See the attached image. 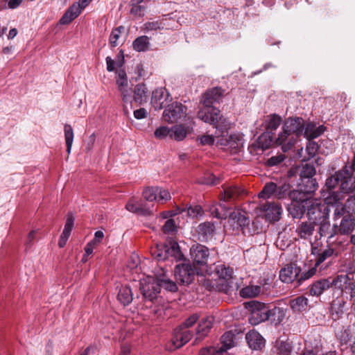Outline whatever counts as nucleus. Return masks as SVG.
<instances>
[{
    "label": "nucleus",
    "mask_w": 355,
    "mask_h": 355,
    "mask_svg": "<svg viewBox=\"0 0 355 355\" xmlns=\"http://www.w3.org/2000/svg\"><path fill=\"white\" fill-rule=\"evenodd\" d=\"M225 90L221 87H215L207 90L202 96L200 102L203 107L198 112V117L219 130L220 132L227 131L230 128L229 121L224 117L220 110L213 106L219 103L224 96Z\"/></svg>",
    "instance_id": "nucleus-1"
},
{
    "label": "nucleus",
    "mask_w": 355,
    "mask_h": 355,
    "mask_svg": "<svg viewBox=\"0 0 355 355\" xmlns=\"http://www.w3.org/2000/svg\"><path fill=\"white\" fill-rule=\"evenodd\" d=\"M304 128V121L302 117H288L283 123L282 131L275 139V144L281 146L284 153L288 152L302 135Z\"/></svg>",
    "instance_id": "nucleus-2"
},
{
    "label": "nucleus",
    "mask_w": 355,
    "mask_h": 355,
    "mask_svg": "<svg viewBox=\"0 0 355 355\" xmlns=\"http://www.w3.org/2000/svg\"><path fill=\"white\" fill-rule=\"evenodd\" d=\"M282 122L281 116L277 114H270L266 116L265 120V128L266 132L261 134L258 138V143L263 149L268 148L273 143L275 139V132L279 128Z\"/></svg>",
    "instance_id": "nucleus-3"
},
{
    "label": "nucleus",
    "mask_w": 355,
    "mask_h": 355,
    "mask_svg": "<svg viewBox=\"0 0 355 355\" xmlns=\"http://www.w3.org/2000/svg\"><path fill=\"white\" fill-rule=\"evenodd\" d=\"M293 190L289 183L284 182L277 184L273 182H267L261 191L258 194L259 198H270L273 196L277 200H284L287 197L291 198Z\"/></svg>",
    "instance_id": "nucleus-4"
},
{
    "label": "nucleus",
    "mask_w": 355,
    "mask_h": 355,
    "mask_svg": "<svg viewBox=\"0 0 355 355\" xmlns=\"http://www.w3.org/2000/svg\"><path fill=\"white\" fill-rule=\"evenodd\" d=\"M327 205L325 202L322 204L311 200L307 209L309 220H312L311 223L317 225L329 219V209Z\"/></svg>",
    "instance_id": "nucleus-5"
},
{
    "label": "nucleus",
    "mask_w": 355,
    "mask_h": 355,
    "mask_svg": "<svg viewBox=\"0 0 355 355\" xmlns=\"http://www.w3.org/2000/svg\"><path fill=\"white\" fill-rule=\"evenodd\" d=\"M344 196H342L338 191H331L325 198V203L328 205L335 206L333 220L334 221L343 218L347 214H351L347 209L346 206L343 205L342 200Z\"/></svg>",
    "instance_id": "nucleus-6"
},
{
    "label": "nucleus",
    "mask_w": 355,
    "mask_h": 355,
    "mask_svg": "<svg viewBox=\"0 0 355 355\" xmlns=\"http://www.w3.org/2000/svg\"><path fill=\"white\" fill-rule=\"evenodd\" d=\"M248 304L251 309L248 320L252 325H257L268 320V305L258 301H252Z\"/></svg>",
    "instance_id": "nucleus-7"
},
{
    "label": "nucleus",
    "mask_w": 355,
    "mask_h": 355,
    "mask_svg": "<svg viewBox=\"0 0 355 355\" xmlns=\"http://www.w3.org/2000/svg\"><path fill=\"white\" fill-rule=\"evenodd\" d=\"M300 193L293 192L291 193V202L288 207V211L293 218H301L306 211V209L309 208L311 200L307 198H303L299 196Z\"/></svg>",
    "instance_id": "nucleus-8"
},
{
    "label": "nucleus",
    "mask_w": 355,
    "mask_h": 355,
    "mask_svg": "<svg viewBox=\"0 0 355 355\" xmlns=\"http://www.w3.org/2000/svg\"><path fill=\"white\" fill-rule=\"evenodd\" d=\"M139 289L144 300L150 302L156 300L160 293L158 282L152 277L140 280Z\"/></svg>",
    "instance_id": "nucleus-9"
},
{
    "label": "nucleus",
    "mask_w": 355,
    "mask_h": 355,
    "mask_svg": "<svg viewBox=\"0 0 355 355\" xmlns=\"http://www.w3.org/2000/svg\"><path fill=\"white\" fill-rule=\"evenodd\" d=\"M187 114V107L179 102H173L168 105L163 113V119L166 122L173 123L183 119Z\"/></svg>",
    "instance_id": "nucleus-10"
},
{
    "label": "nucleus",
    "mask_w": 355,
    "mask_h": 355,
    "mask_svg": "<svg viewBox=\"0 0 355 355\" xmlns=\"http://www.w3.org/2000/svg\"><path fill=\"white\" fill-rule=\"evenodd\" d=\"M174 273L178 282L189 285L194 279L196 269L190 263H183L175 266Z\"/></svg>",
    "instance_id": "nucleus-11"
},
{
    "label": "nucleus",
    "mask_w": 355,
    "mask_h": 355,
    "mask_svg": "<svg viewBox=\"0 0 355 355\" xmlns=\"http://www.w3.org/2000/svg\"><path fill=\"white\" fill-rule=\"evenodd\" d=\"M318 187L316 179L299 180L297 185V189H293V192L299 193V196L303 198H307L308 200H313L312 197Z\"/></svg>",
    "instance_id": "nucleus-12"
},
{
    "label": "nucleus",
    "mask_w": 355,
    "mask_h": 355,
    "mask_svg": "<svg viewBox=\"0 0 355 355\" xmlns=\"http://www.w3.org/2000/svg\"><path fill=\"white\" fill-rule=\"evenodd\" d=\"M342 178L340 180V185L338 191L342 196L348 194L355 191V175L352 172L351 169L345 165L342 169Z\"/></svg>",
    "instance_id": "nucleus-13"
},
{
    "label": "nucleus",
    "mask_w": 355,
    "mask_h": 355,
    "mask_svg": "<svg viewBox=\"0 0 355 355\" xmlns=\"http://www.w3.org/2000/svg\"><path fill=\"white\" fill-rule=\"evenodd\" d=\"M151 255L153 259L157 261H164L168 259L169 255L176 256L180 253L179 246L174 243L170 248L166 245H156V247L151 249Z\"/></svg>",
    "instance_id": "nucleus-14"
},
{
    "label": "nucleus",
    "mask_w": 355,
    "mask_h": 355,
    "mask_svg": "<svg viewBox=\"0 0 355 355\" xmlns=\"http://www.w3.org/2000/svg\"><path fill=\"white\" fill-rule=\"evenodd\" d=\"M190 255L194 263L199 266H205L207 264L209 250L203 245L196 243L191 247Z\"/></svg>",
    "instance_id": "nucleus-15"
},
{
    "label": "nucleus",
    "mask_w": 355,
    "mask_h": 355,
    "mask_svg": "<svg viewBox=\"0 0 355 355\" xmlns=\"http://www.w3.org/2000/svg\"><path fill=\"white\" fill-rule=\"evenodd\" d=\"M193 337V333L191 330L182 327H178L173 333L171 338V343L173 349H178L187 344Z\"/></svg>",
    "instance_id": "nucleus-16"
},
{
    "label": "nucleus",
    "mask_w": 355,
    "mask_h": 355,
    "mask_svg": "<svg viewBox=\"0 0 355 355\" xmlns=\"http://www.w3.org/2000/svg\"><path fill=\"white\" fill-rule=\"evenodd\" d=\"M260 209L265 214V216L270 222L279 220L282 214V207L276 202H266L260 205Z\"/></svg>",
    "instance_id": "nucleus-17"
},
{
    "label": "nucleus",
    "mask_w": 355,
    "mask_h": 355,
    "mask_svg": "<svg viewBox=\"0 0 355 355\" xmlns=\"http://www.w3.org/2000/svg\"><path fill=\"white\" fill-rule=\"evenodd\" d=\"M216 232V227L214 223L205 221L200 223L196 229L198 239L201 242L210 241Z\"/></svg>",
    "instance_id": "nucleus-18"
},
{
    "label": "nucleus",
    "mask_w": 355,
    "mask_h": 355,
    "mask_svg": "<svg viewBox=\"0 0 355 355\" xmlns=\"http://www.w3.org/2000/svg\"><path fill=\"white\" fill-rule=\"evenodd\" d=\"M171 101L170 94L164 88H158L153 92L151 104L155 110H161L164 107V103Z\"/></svg>",
    "instance_id": "nucleus-19"
},
{
    "label": "nucleus",
    "mask_w": 355,
    "mask_h": 355,
    "mask_svg": "<svg viewBox=\"0 0 355 355\" xmlns=\"http://www.w3.org/2000/svg\"><path fill=\"white\" fill-rule=\"evenodd\" d=\"M301 272V269L296 264L291 263L281 269L279 272V279L284 283H291L294 280L297 281V276Z\"/></svg>",
    "instance_id": "nucleus-20"
},
{
    "label": "nucleus",
    "mask_w": 355,
    "mask_h": 355,
    "mask_svg": "<svg viewBox=\"0 0 355 355\" xmlns=\"http://www.w3.org/2000/svg\"><path fill=\"white\" fill-rule=\"evenodd\" d=\"M214 318L213 316H207L202 318L198 323L196 331V340H201L204 339L209 333L213 327Z\"/></svg>",
    "instance_id": "nucleus-21"
},
{
    "label": "nucleus",
    "mask_w": 355,
    "mask_h": 355,
    "mask_svg": "<svg viewBox=\"0 0 355 355\" xmlns=\"http://www.w3.org/2000/svg\"><path fill=\"white\" fill-rule=\"evenodd\" d=\"M247 343L253 350H261L265 346V339L257 331H250L245 336Z\"/></svg>",
    "instance_id": "nucleus-22"
},
{
    "label": "nucleus",
    "mask_w": 355,
    "mask_h": 355,
    "mask_svg": "<svg viewBox=\"0 0 355 355\" xmlns=\"http://www.w3.org/2000/svg\"><path fill=\"white\" fill-rule=\"evenodd\" d=\"M268 311V320L267 321L275 326L279 324L284 320L286 314V309L276 306L272 308L269 306Z\"/></svg>",
    "instance_id": "nucleus-23"
},
{
    "label": "nucleus",
    "mask_w": 355,
    "mask_h": 355,
    "mask_svg": "<svg viewBox=\"0 0 355 355\" xmlns=\"http://www.w3.org/2000/svg\"><path fill=\"white\" fill-rule=\"evenodd\" d=\"M73 225L74 217L71 213H68L67 215V219L64 224L63 232L61 234L58 241V245L60 248H62L66 245L71 235V232L72 231Z\"/></svg>",
    "instance_id": "nucleus-24"
},
{
    "label": "nucleus",
    "mask_w": 355,
    "mask_h": 355,
    "mask_svg": "<svg viewBox=\"0 0 355 355\" xmlns=\"http://www.w3.org/2000/svg\"><path fill=\"white\" fill-rule=\"evenodd\" d=\"M315 226L316 225L311 221L302 222L297 225L295 232L300 238L309 240L313 234Z\"/></svg>",
    "instance_id": "nucleus-25"
},
{
    "label": "nucleus",
    "mask_w": 355,
    "mask_h": 355,
    "mask_svg": "<svg viewBox=\"0 0 355 355\" xmlns=\"http://www.w3.org/2000/svg\"><path fill=\"white\" fill-rule=\"evenodd\" d=\"M125 209L135 214L148 216L150 215L152 211L149 207H146V205L141 201H136L133 199H130L125 205Z\"/></svg>",
    "instance_id": "nucleus-26"
},
{
    "label": "nucleus",
    "mask_w": 355,
    "mask_h": 355,
    "mask_svg": "<svg viewBox=\"0 0 355 355\" xmlns=\"http://www.w3.org/2000/svg\"><path fill=\"white\" fill-rule=\"evenodd\" d=\"M345 304V301L342 298H336L331 302L329 313L334 320H338L343 317Z\"/></svg>",
    "instance_id": "nucleus-27"
},
{
    "label": "nucleus",
    "mask_w": 355,
    "mask_h": 355,
    "mask_svg": "<svg viewBox=\"0 0 355 355\" xmlns=\"http://www.w3.org/2000/svg\"><path fill=\"white\" fill-rule=\"evenodd\" d=\"M330 287L331 284L329 279H320L310 286L309 293L311 296H320Z\"/></svg>",
    "instance_id": "nucleus-28"
},
{
    "label": "nucleus",
    "mask_w": 355,
    "mask_h": 355,
    "mask_svg": "<svg viewBox=\"0 0 355 355\" xmlns=\"http://www.w3.org/2000/svg\"><path fill=\"white\" fill-rule=\"evenodd\" d=\"M326 128L324 125H316L312 122H309L304 124V128L302 135L309 140L315 139L320 136L325 130Z\"/></svg>",
    "instance_id": "nucleus-29"
},
{
    "label": "nucleus",
    "mask_w": 355,
    "mask_h": 355,
    "mask_svg": "<svg viewBox=\"0 0 355 355\" xmlns=\"http://www.w3.org/2000/svg\"><path fill=\"white\" fill-rule=\"evenodd\" d=\"M82 12L80 6L73 3L60 19V24L67 25L75 19Z\"/></svg>",
    "instance_id": "nucleus-30"
},
{
    "label": "nucleus",
    "mask_w": 355,
    "mask_h": 355,
    "mask_svg": "<svg viewBox=\"0 0 355 355\" xmlns=\"http://www.w3.org/2000/svg\"><path fill=\"white\" fill-rule=\"evenodd\" d=\"M355 227V217L352 214H347L340 220L338 228L341 234L347 235L351 233Z\"/></svg>",
    "instance_id": "nucleus-31"
},
{
    "label": "nucleus",
    "mask_w": 355,
    "mask_h": 355,
    "mask_svg": "<svg viewBox=\"0 0 355 355\" xmlns=\"http://www.w3.org/2000/svg\"><path fill=\"white\" fill-rule=\"evenodd\" d=\"M289 305L294 313H302L307 309L308 299L303 295L298 296L291 300Z\"/></svg>",
    "instance_id": "nucleus-32"
},
{
    "label": "nucleus",
    "mask_w": 355,
    "mask_h": 355,
    "mask_svg": "<svg viewBox=\"0 0 355 355\" xmlns=\"http://www.w3.org/2000/svg\"><path fill=\"white\" fill-rule=\"evenodd\" d=\"M117 300L123 306L130 304L133 300L131 288L128 286H121L117 295Z\"/></svg>",
    "instance_id": "nucleus-33"
},
{
    "label": "nucleus",
    "mask_w": 355,
    "mask_h": 355,
    "mask_svg": "<svg viewBox=\"0 0 355 355\" xmlns=\"http://www.w3.org/2000/svg\"><path fill=\"white\" fill-rule=\"evenodd\" d=\"M202 284L208 291H218L224 293L229 291V286L227 283H220L216 280L205 279Z\"/></svg>",
    "instance_id": "nucleus-34"
},
{
    "label": "nucleus",
    "mask_w": 355,
    "mask_h": 355,
    "mask_svg": "<svg viewBox=\"0 0 355 355\" xmlns=\"http://www.w3.org/2000/svg\"><path fill=\"white\" fill-rule=\"evenodd\" d=\"M150 38L146 35L137 37L132 42L133 49L137 52H145L149 50Z\"/></svg>",
    "instance_id": "nucleus-35"
},
{
    "label": "nucleus",
    "mask_w": 355,
    "mask_h": 355,
    "mask_svg": "<svg viewBox=\"0 0 355 355\" xmlns=\"http://www.w3.org/2000/svg\"><path fill=\"white\" fill-rule=\"evenodd\" d=\"M234 335L231 331H226L221 336V346L218 348L219 352H222L223 355L234 346Z\"/></svg>",
    "instance_id": "nucleus-36"
},
{
    "label": "nucleus",
    "mask_w": 355,
    "mask_h": 355,
    "mask_svg": "<svg viewBox=\"0 0 355 355\" xmlns=\"http://www.w3.org/2000/svg\"><path fill=\"white\" fill-rule=\"evenodd\" d=\"M134 100L135 102L141 104L144 102H146L148 98V89L145 84L139 83L137 84L134 89Z\"/></svg>",
    "instance_id": "nucleus-37"
},
{
    "label": "nucleus",
    "mask_w": 355,
    "mask_h": 355,
    "mask_svg": "<svg viewBox=\"0 0 355 355\" xmlns=\"http://www.w3.org/2000/svg\"><path fill=\"white\" fill-rule=\"evenodd\" d=\"M228 208L225 204L219 203L212 205L209 207V212L213 217L218 219H224L227 218Z\"/></svg>",
    "instance_id": "nucleus-38"
},
{
    "label": "nucleus",
    "mask_w": 355,
    "mask_h": 355,
    "mask_svg": "<svg viewBox=\"0 0 355 355\" xmlns=\"http://www.w3.org/2000/svg\"><path fill=\"white\" fill-rule=\"evenodd\" d=\"M261 286L249 285L243 287L240 291V295L243 298H252L257 297L261 293Z\"/></svg>",
    "instance_id": "nucleus-39"
},
{
    "label": "nucleus",
    "mask_w": 355,
    "mask_h": 355,
    "mask_svg": "<svg viewBox=\"0 0 355 355\" xmlns=\"http://www.w3.org/2000/svg\"><path fill=\"white\" fill-rule=\"evenodd\" d=\"M178 213H182L184 211H187V215L189 217H191L193 218L201 217L204 214V211L200 205H189L187 206V207L180 209L178 208Z\"/></svg>",
    "instance_id": "nucleus-40"
},
{
    "label": "nucleus",
    "mask_w": 355,
    "mask_h": 355,
    "mask_svg": "<svg viewBox=\"0 0 355 355\" xmlns=\"http://www.w3.org/2000/svg\"><path fill=\"white\" fill-rule=\"evenodd\" d=\"M342 174L344 173L341 172V170H339L327 179L325 185L329 190L328 195L330 192L335 191L334 189L340 183Z\"/></svg>",
    "instance_id": "nucleus-41"
},
{
    "label": "nucleus",
    "mask_w": 355,
    "mask_h": 355,
    "mask_svg": "<svg viewBox=\"0 0 355 355\" xmlns=\"http://www.w3.org/2000/svg\"><path fill=\"white\" fill-rule=\"evenodd\" d=\"M300 169V179L299 180H304V179H315L313 176L315 175L316 170L313 164H305L302 165Z\"/></svg>",
    "instance_id": "nucleus-42"
},
{
    "label": "nucleus",
    "mask_w": 355,
    "mask_h": 355,
    "mask_svg": "<svg viewBox=\"0 0 355 355\" xmlns=\"http://www.w3.org/2000/svg\"><path fill=\"white\" fill-rule=\"evenodd\" d=\"M243 190L236 186L227 187L223 191V196L220 200L228 201L232 199H235L239 197L242 193Z\"/></svg>",
    "instance_id": "nucleus-43"
},
{
    "label": "nucleus",
    "mask_w": 355,
    "mask_h": 355,
    "mask_svg": "<svg viewBox=\"0 0 355 355\" xmlns=\"http://www.w3.org/2000/svg\"><path fill=\"white\" fill-rule=\"evenodd\" d=\"M230 220H233L234 224L244 229L250 223V219L241 212H233L230 215Z\"/></svg>",
    "instance_id": "nucleus-44"
},
{
    "label": "nucleus",
    "mask_w": 355,
    "mask_h": 355,
    "mask_svg": "<svg viewBox=\"0 0 355 355\" xmlns=\"http://www.w3.org/2000/svg\"><path fill=\"white\" fill-rule=\"evenodd\" d=\"M187 132L184 125H175L171 128V138L182 141L187 136Z\"/></svg>",
    "instance_id": "nucleus-45"
},
{
    "label": "nucleus",
    "mask_w": 355,
    "mask_h": 355,
    "mask_svg": "<svg viewBox=\"0 0 355 355\" xmlns=\"http://www.w3.org/2000/svg\"><path fill=\"white\" fill-rule=\"evenodd\" d=\"M337 257V252L331 247H328L321 252L318 253L317 259L315 260V266H318L320 264L325 261L327 259L332 257Z\"/></svg>",
    "instance_id": "nucleus-46"
},
{
    "label": "nucleus",
    "mask_w": 355,
    "mask_h": 355,
    "mask_svg": "<svg viewBox=\"0 0 355 355\" xmlns=\"http://www.w3.org/2000/svg\"><path fill=\"white\" fill-rule=\"evenodd\" d=\"M157 282L159 284V290L161 288L171 292H176L178 291V286L175 282H173L168 278H157L156 279Z\"/></svg>",
    "instance_id": "nucleus-47"
},
{
    "label": "nucleus",
    "mask_w": 355,
    "mask_h": 355,
    "mask_svg": "<svg viewBox=\"0 0 355 355\" xmlns=\"http://www.w3.org/2000/svg\"><path fill=\"white\" fill-rule=\"evenodd\" d=\"M64 139L67 146V152L68 154L71 153L73 141V130L71 125L65 124L64 126Z\"/></svg>",
    "instance_id": "nucleus-48"
},
{
    "label": "nucleus",
    "mask_w": 355,
    "mask_h": 355,
    "mask_svg": "<svg viewBox=\"0 0 355 355\" xmlns=\"http://www.w3.org/2000/svg\"><path fill=\"white\" fill-rule=\"evenodd\" d=\"M217 273L219 277L218 282L227 283L230 286L228 281L232 278V270L229 268H226L224 266H221L217 270Z\"/></svg>",
    "instance_id": "nucleus-49"
},
{
    "label": "nucleus",
    "mask_w": 355,
    "mask_h": 355,
    "mask_svg": "<svg viewBox=\"0 0 355 355\" xmlns=\"http://www.w3.org/2000/svg\"><path fill=\"white\" fill-rule=\"evenodd\" d=\"M119 92L121 94L122 100H123V103H125V105L123 106L124 114H128V107H127L126 104H128V103L131 104L132 103V89L130 87H128L123 89L122 90H119Z\"/></svg>",
    "instance_id": "nucleus-50"
},
{
    "label": "nucleus",
    "mask_w": 355,
    "mask_h": 355,
    "mask_svg": "<svg viewBox=\"0 0 355 355\" xmlns=\"http://www.w3.org/2000/svg\"><path fill=\"white\" fill-rule=\"evenodd\" d=\"M125 28L123 26H119L112 30L109 39V43L112 47H116L118 45V40L120 38Z\"/></svg>",
    "instance_id": "nucleus-51"
},
{
    "label": "nucleus",
    "mask_w": 355,
    "mask_h": 355,
    "mask_svg": "<svg viewBox=\"0 0 355 355\" xmlns=\"http://www.w3.org/2000/svg\"><path fill=\"white\" fill-rule=\"evenodd\" d=\"M316 271L317 266H315L314 267L309 268L308 270L303 271L302 272H300L297 276V285H301L304 281L312 277L314 275H315Z\"/></svg>",
    "instance_id": "nucleus-52"
},
{
    "label": "nucleus",
    "mask_w": 355,
    "mask_h": 355,
    "mask_svg": "<svg viewBox=\"0 0 355 355\" xmlns=\"http://www.w3.org/2000/svg\"><path fill=\"white\" fill-rule=\"evenodd\" d=\"M316 226L318 227V233L320 235V238H322L326 237L327 235L329 234V231L332 225H331L329 220L327 219V220L319 223Z\"/></svg>",
    "instance_id": "nucleus-53"
},
{
    "label": "nucleus",
    "mask_w": 355,
    "mask_h": 355,
    "mask_svg": "<svg viewBox=\"0 0 355 355\" xmlns=\"http://www.w3.org/2000/svg\"><path fill=\"white\" fill-rule=\"evenodd\" d=\"M350 279V277L347 275H340L333 279L331 282V287L335 286L336 288H342L345 284H347V281Z\"/></svg>",
    "instance_id": "nucleus-54"
},
{
    "label": "nucleus",
    "mask_w": 355,
    "mask_h": 355,
    "mask_svg": "<svg viewBox=\"0 0 355 355\" xmlns=\"http://www.w3.org/2000/svg\"><path fill=\"white\" fill-rule=\"evenodd\" d=\"M156 187H148L143 191V196L144 199L149 202H153L157 200Z\"/></svg>",
    "instance_id": "nucleus-55"
},
{
    "label": "nucleus",
    "mask_w": 355,
    "mask_h": 355,
    "mask_svg": "<svg viewBox=\"0 0 355 355\" xmlns=\"http://www.w3.org/2000/svg\"><path fill=\"white\" fill-rule=\"evenodd\" d=\"M336 337L343 344H347L351 338V334L349 329L343 327L336 332Z\"/></svg>",
    "instance_id": "nucleus-56"
},
{
    "label": "nucleus",
    "mask_w": 355,
    "mask_h": 355,
    "mask_svg": "<svg viewBox=\"0 0 355 355\" xmlns=\"http://www.w3.org/2000/svg\"><path fill=\"white\" fill-rule=\"evenodd\" d=\"M146 7L144 6L138 5V3H132L130 9V14L136 17H142L144 16Z\"/></svg>",
    "instance_id": "nucleus-57"
},
{
    "label": "nucleus",
    "mask_w": 355,
    "mask_h": 355,
    "mask_svg": "<svg viewBox=\"0 0 355 355\" xmlns=\"http://www.w3.org/2000/svg\"><path fill=\"white\" fill-rule=\"evenodd\" d=\"M338 234H341L340 230L338 228V225L334 223L329 231V234L327 235V243L328 244L332 243L335 241L334 238Z\"/></svg>",
    "instance_id": "nucleus-58"
},
{
    "label": "nucleus",
    "mask_w": 355,
    "mask_h": 355,
    "mask_svg": "<svg viewBox=\"0 0 355 355\" xmlns=\"http://www.w3.org/2000/svg\"><path fill=\"white\" fill-rule=\"evenodd\" d=\"M200 316L198 313H193L187 318L184 322H182L180 327L189 329L196 322L199 320Z\"/></svg>",
    "instance_id": "nucleus-59"
},
{
    "label": "nucleus",
    "mask_w": 355,
    "mask_h": 355,
    "mask_svg": "<svg viewBox=\"0 0 355 355\" xmlns=\"http://www.w3.org/2000/svg\"><path fill=\"white\" fill-rule=\"evenodd\" d=\"M156 138L162 139L165 138L167 136L171 137V128L162 126L157 128L154 132Z\"/></svg>",
    "instance_id": "nucleus-60"
},
{
    "label": "nucleus",
    "mask_w": 355,
    "mask_h": 355,
    "mask_svg": "<svg viewBox=\"0 0 355 355\" xmlns=\"http://www.w3.org/2000/svg\"><path fill=\"white\" fill-rule=\"evenodd\" d=\"M292 346L286 342H281L278 348L277 354L279 355H291Z\"/></svg>",
    "instance_id": "nucleus-61"
},
{
    "label": "nucleus",
    "mask_w": 355,
    "mask_h": 355,
    "mask_svg": "<svg viewBox=\"0 0 355 355\" xmlns=\"http://www.w3.org/2000/svg\"><path fill=\"white\" fill-rule=\"evenodd\" d=\"M161 28H163V26L162 23L158 21H148L146 22L144 25V29L146 31H157Z\"/></svg>",
    "instance_id": "nucleus-62"
},
{
    "label": "nucleus",
    "mask_w": 355,
    "mask_h": 355,
    "mask_svg": "<svg viewBox=\"0 0 355 355\" xmlns=\"http://www.w3.org/2000/svg\"><path fill=\"white\" fill-rule=\"evenodd\" d=\"M285 159V155L281 154L276 156H272L268 159L266 164L268 166H274L279 164Z\"/></svg>",
    "instance_id": "nucleus-63"
},
{
    "label": "nucleus",
    "mask_w": 355,
    "mask_h": 355,
    "mask_svg": "<svg viewBox=\"0 0 355 355\" xmlns=\"http://www.w3.org/2000/svg\"><path fill=\"white\" fill-rule=\"evenodd\" d=\"M200 355H223L222 352H219V348L214 347H205L200 349Z\"/></svg>",
    "instance_id": "nucleus-64"
}]
</instances>
